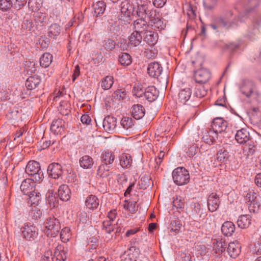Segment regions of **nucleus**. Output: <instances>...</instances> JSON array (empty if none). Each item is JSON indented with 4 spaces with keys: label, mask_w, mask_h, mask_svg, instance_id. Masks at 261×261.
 Wrapping results in <instances>:
<instances>
[{
    "label": "nucleus",
    "mask_w": 261,
    "mask_h": 261,
    "mask_svg": "<svg viewBox=\"0 0 261 261\" xmlns=\"http://www.w3.org/2000/svg\"><path fill=\"white\" fill-rule=\"evenodd\" d=\"M159 92L154 86H149L144 91V96L149 101H153L159 96Z\"/></svg>",
    "instance_id": "obj_23"
},
{
    "label": "nucleus",
    "mask_w": 261,
    "mask_h": 261,
    "mask_svg": "<svg viewBox=\"0 0 261 261\" xmlns=\"http://www.w3.org/2000/svg\"><path fill=\"white\" fill-rule=\"evenodd\" d=\"M70 190L66 185L60 186L58 190V195L62 201H67L70 198Z\"/></svg>",
    "instance_id": "obj_30"
},
{
    "label": "nucleus",
    "mask_w": 261,
    "mask_h": 261,
    "mask_svg": "<svg viewBox=\"0 0 261 261\" xmlns=\"http://www.w3.org/2000/svg\"><path fill=\"white\" fill-rule=\"evenodd\" d=\"M218 135L212 128L209 130L204 129L202 132V139L203 141L208 144H212L216 142Z\"/></svg>",
    "instance_id": "obj_17"
},
{
    "label": "nucleus",
    "mask_w": 261,
    "mask_h": 261,
    "mask_svg": "<svg viewBox=\"0 0 261 261\" xmlns=\"http://www.w3.org/2000/svg\"><path fill=\"white\" fill-rule=\"evenodd\" d=\"M98 246V239L97 238L92 237L88 239L87 249L90 252H92L96 249Z\"/></svg>",
    "instance_id": "obj_53"
},
{
    "label": "nucleus",
    "mask_w": 261,
    "mask_h": 261,
    "mask_svg": "<svg viewBox=\"0 0 261 261\" xmlns=\"http://www.w3.org/2000/svg\"><path fill=\"white\" fill-rule=\"evenodd\" d=\"M235 230L234 224L230 221L224 222L222 227L221 231L222 233L225 236H231Z\"/></svg>",
    "instance_id": "obj_35"
},
{
    "label": "nucleus",
    "mask_w": 261,
    "mask_h": 261,
    "mask_svg": "<svg viewBox=\"0 0 261 261\" xmlns=\"http://www.w3.org/2000/svg\"><path fill=\"white\" fill-rule=\"evenodd\" d=\"M149 21L154 29L161 31L166 28V23L164 22V20L160 17L159 14L156 12L154 17L149 18Z\"/></svg>",
    "instance_id": "obj_20"
},
{
    "label": "nucleus",
    "mask_w": 261,
    "mask_h": 261,
    "mask_svg": "<svg viewBox=\"0 0 261 261\" xmlns=\"http://www.w3.org/2000/svg\"><path fill=\"white\" fill-rule=\"evenodd\" d=\"M261 0H249L247 4V11L250 12L256 8L260 4Z\"/></svg>",
    "instance_id": "obj_63"
},
{
    "label": "nucleus",
    "mask_w": 261,
    "mask_h": 261,
    "mask_svg": "<svg viewBox=\"0 0 261 261\" xmlns=\"http://www.w3.org/2000/svg\"><path fill=\"white\" fill-rule=\"evenodd\" d=\"M119 61L123 66H128L132 62L131 56L126 53H121L119 56Z\"/></svg>",
    "instance_id": "obj_50"
},
{
    "label": "nucleus",
    "mask_w": 261,
    "mask_h": 261,
    "mask_svg": "<svg viewBox=\"0 0 261 261\" xmlns=\"http://www.w3.org/2000/svg\"><path fill=\"white\" fill-rule=\"evenodd\" d=\"M36 29V25L33 20L25 18L21 25V30L25 32H33Z\"/></svg>",
    "instance_id": "obj_45"
},
{
    "label": "nucleus",
    "mask_w": 261,
    "mask_h": 261,
    "mask_svg": "<svg viewBox=\"0 0 261 261\" xmlns=\"http://www.w3.org/2000/svg\"><path fill=\"white\" fill-rule=\"evenodd\" d=\"M65 122L62 119L58 118L53 120L51 125L50 130L55 134H62L64 131Z\"/></svg>",
    "instance_id": "obj_22"
},
{
    "label": "nucleus",
    "mask_w": 261,
    "mask_h": 261,
    "mask_svg": "<svg viewBox=\"0 0 261 261\" xmlns=\"http://www.w3.org/2000/svg\"><path fill=\"white\" fill-rule=\"evenodd\" d=\"M150 3L147 0H137V9L135 11V14L139 17L152 18L154 17L156 14V10L151 9V11L148 13H145V10L147 9V5H149Z\"/></svg>",
    "instance_id": "obj_2"
},
{
    "label": "nucleus",
    "mask_w": 261,
    "mask_h": 261,
    "mask_svg": "<svg viewBox=\"0 0 261 261\" xmlns=\"http://www.w3.org/2000/svg\"><path fill=\"white\" fill-rule=\"evenodd\" d=\"M47 172L49 177L56 179L61 177L63 172L61 165L54 163L49 165Z\"/></svg>",
    "instance_id": "obj_9"
},
{
    "label": "nucleus",
    "mask_w": 261,
    "mask_h": 261,
    "mask_svg": "<svg viewBox=\"0 0 261 261\" xmlns=\"http://www.w3.org/2000/svg\"><path fill=\"white\" fill-rule=\"evenodd\" d=\"M255 89L254 83L250 80H244L240 87L242 93L247 97H249Z\"/></svg>",
    "instance_id": "obj_16"
},
{
    "label": "nucleus",
    "mask_w": 261,
    "mask_h": 261,
    "mask_svg": "<svg viewBox=\"0 0 261 261\" xmlns=\"http://www.w3.org/2000/svg\"><path fill=\"white\" fill-rule=\"evenodd\" d=\"M46 202L51 208L58 206L59 200L55 193L52 191H48L46 194Z\"/></svg>",
    "instance_id": "obj_32"
},
{
    "label": "nucleus",
    "mask_w": 261,
    "mask_h": 261,
    "mask_svg": "<svg viewBox=\"0 0 261 261\" xmlns=\"http://www.w3.org/2000/svg\"><path fill=\"white\" fill-rule=\"evenodd\" d=\"M143 34H146L144 40L149 45H154L157 43L158 40V34L157 33L148 30Z\"/></svg>",
    "instance_id": "obj_29"
},
{
    "label": "nucleus",
    "mask_w": 261,
    "mask_h": 261,
    "mask_svg": "<svg viewBox=\"0 0 261 261\" xmlns=\"http://www.w3.org/2000/svg\"><path fill=\"white\" fill-rule=\"evenodd\" d=\"M163 71V67L158 62H154L149 63L147 67L148 75L153 78L157 79Z\"/></svg>",
    "instance_id": "obj_10"
},
{
    "label": "nucleus",
    "mask_w": 261,
    "mask_h": 261,
    "mask_svg": "<svg viewBox=\"0 0 261 261\" xmlns=\"http://www.w3.org/2000/svg\"><path fill=\"white\" fill-rule=\"evenodd\" d=\"M31 215L32 218L35 220L40 219L43 216L42 211L36 205L32 207L31 211Z\"/></svg>",
    "instance_id": "obj_57"
},
{
    "label": "nucleus",
    "mask_w": 261,
    "mask_h": 261,
    "mask_svg": "<svg viewBox=\"0 0 261 261\" xmlns=\"http://www.w3.org/2000/svg\"><path fill=\"white\" fill-rule=\"evenodd\" d=\"M145 113V110L144 107L140 104L134 105L132 107V115L133 117L139 120L142 118Z\"/></svg>",
    "instance_id": "obj_31"
},
{
    "label": "nucleus",
    "mask_w": 261,
    "mask_h": 261,
    "mask_svg": "<svg viewBox=\"0 0 261 261\" xmlns=\"http://www.w3.org/2000/svg\"><path fill=\"white\" fill-rule=\"evenodd\" d=\"M85 205L87 208L90 210H94L99 205V200L94 195H89L86 199Z\"/></svg>",
    "instance_id": "obj_39"
},
{
    "label": "nucleus",
    "mask_w": 261,
    "mask_h": 261,
    "mask_svg": "<svg viewBox=\"0 0 261 261\" xmlns=\"http://www.w3.org/2000/svg\"><path fill=\"white\" fill-rule=\"evenodd\" d=\"M211 77L210 71L204 68H201L195 71L194 78L196 83L202 85L208 82Z\"/></svg>",
    "instance_id": "obj_7"
},
{
    "label": "nucleus",
    "mask_w": 261,
    "mask_h": 261,
    "mask_svg": "<svg viewBox=\"0 0 261 261\" xmlns=\"http://www.w3.org/2000/svg\"><path fill=\"white\" fill-rule=\"evenodd\" d=\"M126 93L125 90L118 89L115 91L113 94V97L116 100H123L125 99Z\"/></svg>",
    "instance_id": "obj_60"
},
{
    "label": "nucleus",
    "mask_w": 261,
    "mask_h": 261,
    "mask_svg": "<svg viewBox=\"0 0 261 261\" xmlns=\"http://www.w3.org/2000/svg\"><path fill=\"white\" fill-rule=\"evenodd\" d=\"M45 227L48 231H50L48 232V234H50L52 237H55L59 232L61 225L59 220L55 217H49L46 220Z\"/></svg>",
    "instance_id": "obj_4"
},
{
    "label": "nucleus",
    "mask_w": 261,
    "mask_h": 261,
    "mask_svg": "<svg viewBox=\"0 0 261 261\" xmlns=\"http://www.w3.org/2000/svg\"><path fill=\"white\" fill-rule=\"evenodd\" d=\"M114 83V78L112 76L108 75L101 81V87L103 90L110 89Z\"/></svg>",
    "instance_id": "obj_49"
},
{
    "label": "nucleus",
    "mask_w": 261,
    "mask_h": 261,
    "mask_svg": "<svg viewBox=\"0 0 261 261\" xmlns=\"http://www.w3.org/2000/svg\"><path fill=\"white\" fill-rule=\"evenodd\" d=\"M53 61V56L49 53L43 54L40 59V64L43 68L48 67Z\"/></svg>",
    "instance_id": "obj_46"
},
{
    "label": "nucleus",
    "mask_w": 261,
    "mask_h": 261,
    "mask_svg": "<svg viewBox=\"0 0 261 261\" xmlns=\"http://www.w3.org/2000/svg\"><path fill=\"white\" fill-rule=\"evenodd\" d=\"M133 93L134 95H136L137 97H140L143 94L144 95V91L143 89L140 86H134Z\"/></svg>",
    "instance_id": "obj_64"
},
{
    "label": "nucleus",
    "mask_w": 261,
    "mask_h": 261,
    "mask_svg": "<svg viewBox=\"0 0 261 261\" xmlns=\"http://www.w3.org/2000/svg\"><path fill=\"white\" fill-rule=\"evenodd\" d=\"M29 196V203L32 205L33 204L37 205L39 201L41 200V195L39 192L35 191V192H32L30 194H28Z\"/></svg>",
    "instance_id": "obj_51"
},
{
    "label": "nucleus",
    "mask_w": 261,
    "mask_h": 261,
    "mask_svg": "<svg viewBox=\"0 0 261 261\" xmlns=\"http://www.w3.org/2000/svg\"><path fill=\"white\" fill-rule=\"evenodd\" d=\"M232 13L229 12L224 18H219L215 22L210 25V27L214 30L219 31L222 28L227 29L233 25V22H231L229 19V16H232Z\"/></svg>",
    "instance_id": "obj_5"
},
{
    "label": "nucleus",
    "mask_w": 261,
    "mask_h": 261,
    "mask_svg": "<svg viewBox=\"0 0 261 261\" xmlns=\"http://www.w3.org/2000/svg\"><path fill=\"white\" fill-rule=\"evenodd\" d=\"M172 175L173 179H190L188 170L183 167H178L174 169Z\"/></svg>",
    "instance_id": "obj_14"
},
{
    "label": "nucleus",
    "mask_w": 261,
    "mask_h": 261,
    "mask_svg": "<svg viewBox=\"0 0 261 261\" xmlns=\"http://www.w3.org/2000/svg\"><path fill=\"white\" fill-rule=\"evenodd\" d=\"M149 28V24L145 20V18H138L133 22V29L135 31L143 34Z\"/></svg>",
    "instance_id": "obj_13"
},
{
    "label": "nucleus",
    "mask_w": 261,
    "mask_h": 261,
    "mask_svg": "<svg viewBox=\"0 0 261 261\" xmlns=\"http://www.w3.org/2000/svg\"><path fill=\"white\" fill-rule=\"evenodd\" d=\"M36 184L34 180H23L20 188L24 195L35 192Z\"/></svg>",
    "instance_id": "obj_19"
},
{
    "label": "nucleus",
    "mask_w": 261,
    "mask_h": 261,
    "mask_svg": "<svg viewBox=\"0 0 261 261\" xmlns=\"http://www.w3.org/2000/svg\"><path fill=\"white\" fill-rule=\"evenodd\" d=\"M93 159L89 155H84L80 159V164L84 169H90L93 165Z\"/></svg>",
    "instance_id": "obj_44"
},
{
    "label": "nucleus",
    "mask_w": 261,
    "mask_h": 261,
    "mask_svg": "<svg viewBox=\"0 0 261 261\" xmlns=\"http://www.w3.org/2000/svg\"><path fill=\"white\" fill-rule=\"evenodd\" d=\"M220 203L219 196L215 193H212L207 199V205L208 210L213 212L219 207Z\"/></svg>",
    "instance_id": "obj_21"
},
{
    "label": "nucleus",
    "mask_w": 261,
    "mask_h": 261,
    "mask_svg": "<svg viewBox=\"0 0 261 261\" xmlns=\"http://www.w3.org/2000/svg\"><path fill=\"white\" fill-rule=\"evenodd\" d=\"M102 126L106 132L108 133H113L117 126L116 118L113 116H106L103 120Z\"/></svg>",
    "instance_id": "obj_11"
},
{
    "label": "nucleus",
    "mask_w": 261,
    "mask_h": 261,
    "mask_svg": "<svg viewBox=\"0 0 261 261\" xmlns=\"http://www.w3.org/2000/svg\"><path fill=\"white\" fill-rule=\"evenodd\" d=\"M120 123L122 127L126 130L132 128L134 125L133 119L129 117L122 118Z\"/></svg>",
    "instance_id": "obj_55"
},
{
    "label": "nucleus",
    "mask_w": 261,
    "mask_h": 261,
    "mask_svg": "<svg viewBox=\"0 0 261 261\" xmlns=\"http://www.w3.org/2000/svg\"><path fill=\"white\" fill-rule=\"evenodd\" d=\"M25 174L33 177L35 179H42L44 177L43 173L40 170L39 163L35 161H30L28 162L25 168Z\"/></svg>",
    "instance_id": "obj_1"
},
{
    "label": "nucleus",
    "mask_w": 261,
    "mask_h": 261,
    "mask_svg": "<svg viewBox=\"0 0 261 261\" xmlns=\"http://www.w3.org/2000/svg\"><path fill=\"white\" fill-rule=\"evenodd\" d=\"M229 156V152L225 149H221L217 153V159L221 163L226 164Z\"/></svg>",
    "instance_id": "obj_47"
},
{
    "label": "nucleus",
    "mask_w": 261,
    "mask_h": 261,
    "mask_svg": "<svg viewBox=\"0 0 261 261\" xmlns=\"http://www.w3.org/2000/svg\"><path fill=\"white\" fill-rule=\"evenodd\" d=\"M115 42L113 39L108 38L102 41V46L108 51L113 50L115 47Z\"/></svg>",
    "instance_id": "obj_54"
},
{
    "label": "nucleus",
    "mask_w": 261,
    "mask_h": 261,
    "mask_svg": "<svg viewBox=\"0 0 261 261\" xmlns=\"http://www.w3.org/2000/svg\"><path fill=\"white\" fill-rule=\"evenodd\" d=\"M246 145L244 147L243 152L248 157L252 156L256 150V145L252 139L247 141Z\"/></svg>",
    "instance_id": "obj_40"
},
{
    "label": "nucleus",
    "mask_w": 261,
    "mask_h": 261,
    "mask_svg": "<svg viewBox=\"0 0 261 261\" xmlns=\"http://www.w3.org/2000/svg\"><path fill=\"white\" fill-rule=\"evenodd\" d=\"M13 6L11 0H0V10L5 12L9 10Z\"/></svg>",
    "instance_id": "obj_56"
},
{
    "label": "nucleus",
    "mask_w": 261,
    "mask_h": 261,
    "mask_svg": "<svg viewBox=\"0 0 261 261\" xmlns=\"http://www.w3.org/2000/svg\"><path fill=\"white\" fill-rule=\"evenodd\" d=\"M34 18L36 23H38V24H41L43 22H45L46 15L45 14L42 12H38L35 13Z\"/></svg>",
    "instance_id": "obj_59"
},
{
    "label": "nucleus",
    "mask_w": 261,
    "mask_h": 261,
    "mask_svg": "<svg viewBox=\"0 0 261 261\" xmlns=\"http://www.w3.org/2000/svg\"><path fill=\"white\" fill-rule=\"evenodd\" d=\"M108 21V28L109 31L112 34H118L120 32V25L116 16L109 19Z\"/></svg>",
    "instance_id": "obj_34"
},
{
    "label": "nucleus",
    "mask_w": 261,
    "mask_h": 261,
    "mask_svg": "<svg viewBox=\"0 0 261 261\" xmlns=\"http://www.w3.org/2000/svg\"><path fill=\"white\" fill-rule=\"evenodd\" d=\"M207 94V90L202 85H196L195 87L193 95L191 100L194 102L193 107H196L200 103V99L204 97Z\"/></svg>",
    "instance_id": "obj_8"
},
{
    "label": "nucleus",
    "mask_w": 261,
    "mask_h": 261,
    "mask_svg": "<svg viewBox=\"0 0 261 261\" xmlns=\"http://www.w3.org/2000/svg\"><path fill=\"white\" fill-rule=\"evenodd\" d=\"M142 34L134 31L129 38V43L134 46H138L140 44L142 40Z\"/></svg>",
    "instance_id": "obj_38"
},
{
    "label": "nucleus",
    "mask_w": 261,
    "mask_h": 261,
    "mask_svg": "<svg viewBox=\"0 0 261 261\" xmlns=\"http://www.w3.org/2000/svg\"><path fill=\"white\" fill-rule=\"evenodd\" d=\"M198 150V146L197 144L193 143L188 147L186 151L187 155L189 158H193L197 153Z\"/></svg>",
    "instance_id": "obj_61"
},
{
    "label": "nucleus",
    "mask_w": 261,
    "mask_h": 261,
    "mask_svg": "<svg viewBox=\"0 0 261 261\" xmlns=\"http://www.w3.org/2000/svg\"><path fill=\"white\" fill-rule=\"evenodd\" d=\"M258 195L254 192H248L245 196V200L250 212L256 213L258 211L260 203L258 198Z\"/></svg>",
    "instance_id": "obj_3"
},
{
    "label": "nucleus",
    "mask_w": 261,
    "mask_h": 261,
    "mask_svg": "<svg viewBox=\"0 0 261 261\" xmlns=\"http://www.w3.org/2000/svg\"><path fill=\"white\" fill-rule=\"evenodd\" d=\"M226 246L227 243L223 239L216 240L213 243L214 250L218 255L221 254L225 250Z\"/></svg>",
    "instance_id": "obj_27"
},
{
    "label": "nucleus",
    "mask_w": 261,
    "mask_h": 261,
    "mask_svg": "<svg viewBox=\"0 0 261 261\" xmlns=\"http://www.w3.org/2000/svg\"><path fill=\"white\" fill-rule=\"evenodd\" d=\"M241 246L237 242L230 243L228 245L227 252L232 258L237 257L241 252Z\"/></svg>",
    "instance_id": "obj_25"
},
{
    "label": "nucleus",
    "mask_w": 261,
    "mask_h": 261,
    "mask_svg": "<svg viewBox=\"0 0 261 261\" xmlns=\"http://www.w3.org/2000/svg\"><path fill=\"white\" fill-rule=\"evenodd\" d=\"M103 229L106 232L110 233L114 230V226L111 221L105 220L102 223Z\"/></svg>",
    "instance_id": "obj_62"
},
{
    "label": "nucleus",
    "mask_w": 261,
    "mask_h": 261,
    "mask_svg": "<svg viewBox=\"0 0 261 261\" xmlns=\"http://www.w3.org/2000/svg\"><path fill=\"white\" fill-rule=\"evenodd\" d=\"M115 158V155L112 152L105 151L101 155V164L110 167V165L113 163Z\"/></svg>",
    "instance_id": "obj_33"
},
{
    "label": "nucleus",
    "mask_w": 261,
    "mask_h": 261,
    "mask_svg": "<svg viewBox=\"0 0 261 261\" xmlns=\"http://www.w3.org/2000/svg\"><path fill=\"white\" fill-rule=\"evenodd\" d=\"M192 97V90L189 88L181 90L178 94V98L181 102L186 103V102L189 101V104L193 106L194 102L191 101Z\"/></svg>",
    "instance_id": "obj_18"
},
{
    "label": "nucleus",
    "mask_w": 261,
    "mask_h": 261,
    "mask_svg": "<svg viewBox=\"0 0 261 261\" xmlns=\"http://www.w3.org/2000/svg\"><path fill=\"white\" fill-rule=\"evenodd\" d=\"M41 79L39 76L35 75L30 76L25 82V86L28 90H32L36 89L40 84Z\"/></svg>",
    "instance_id": "obj_24"
},
{
    "label": "nucleus",
    "mask_w": 261,
    "mask_h": 261,
    "mask_svg": "<svg viewBox=\"0 0 261 261\" xmlns=\"http://www.w3.org/2000/svg\"><path fill=\"white\" fill-rule=\"evenodd\" d=\"M61 31L60 25L56 23L51 24L48 29V35L50 38L56 39Z\"/></svg>",
    "instance_id": "obj_37"
},
{
    "label": "nucleus",
    "mask_w": 261,
    "mask_h": 261,
    "mask_svg": "<svg viewBox=\"0 0 261 261\" xmlns=\"http://www.w3.org/2000/svg\"><path fill=\"white\" fill-rule=\"evenodd\" d=\"M120 10L122 13L129 16L130 15H135V8L127 0L121 2L120 4Z\"/></svg>",
    "instance_id": "obj_26"
},
{
    "label": "nucleus",
    "mask_w": 261,
    "mask_h": 261,
    "mask_svg": "<svg viewBox=\"0 0 261 261\" xmlns=\"http://www.w3.org/2000/svg\"><path fill=\"white\" fill-rule=\"evenodd\" d=\"M251 223V217L248 215H241L239 217L237 221L238 226L242 229L248 227Z\"/></svg>",
    "instance_id": "obj_36"
},
{
    "label": "nucleus",
    "mask_w": 261,
    "mask_h": 261,
    "mask_svg": "<svg viewBox=\"0 0 261 261\" xmlns=\"http://www.w3.org/2000/svg\"><path fill=\"white\" fill-rule=\"evenodd\" d=\"M109 166L101 164L97 170V175L99 178H107L109 175Z\"/></svg>",
    "instance_id": "obj_48"
},
{
    "label": "nucleus",
    "mask_w": 261,
    "mask_h": 261,
    "mask_svg": "<svg viewBox=\"0 0 261 261\" xmlns=\"http://www.w3.org/2000/svg\"><path fill=\"white\" fill-rule=\"evenodd\" d=\"M60 237L64 242L68 241L70 237V230L69 227H64L60 232Z\"/></svg>",
    "instance_id": "obj_58"
},
{
    "label": "nucleus",
    "mask_w": 261,
    "mask_h": 261,
    "mask_svg": "<svg viewBox=\"0 0 261 261\" xmlns=\"http://www.w3.org/2000/svg\"><path fill=\"white\" fill-rule=\"evenodd\" d=\"M132 158L128 153H123L120 156V165L123 168H128L132 166Z\"/></svg>",
    "instance_id": "obj_42"
},
{
    "label": "nucleus",
    "mask_w": 261,
    "mask_h": 261,
    "mask_svg": "<svg viewBox=\"0 0 261 261\" xmlns=\"http://www.w3.org/2000/svg\"><path fill=\"white\" fill-rule=\"evenodd\" d=\"M137 201H130L129 199L125 200L123 204V208L129 211L131 214H135L138 211V206H137Z\"/></svg>",
    "instance_id": "obj_43"
},
{
    "label": "nucleus",
    "mask_w": 261,
    "mask_h": 261,
    "mask_svg": "<svg viewBox=\"0 0 261 261\" xmlns=\"http://www.w3.org/2000/svg\"><path fill=\"white\" fill-rule=\"evenodd\" d=\"M42 4L43 0H29L28 7L31 10L36 11L39 10Z\"/></svg>",
    "instance_id": "obj_52"
},
{
    "label": "nucleus",
    "mask_w": 261,
    "mask_h": 261,
    "mask_svg": "<svg viewBox=\"0 0 261 261\" xmlns=\"http://www.w3.org/2000/svg\"><path fill=\"white\" fill-rule=\"evenodd\" d=\"M23 237L27 240H34L38 234V229L30 223L24 224L22 230Z\"/></svg>",
    "instance_id": "obj_6"
},
{
    "label": "nucleus",
    "mask_w": 261,
    "mask_h": 261,
    "mask_svg": "<svg viewBox=\"0 0 261 261\" xmlns=\"http://www.w3.org/2000/svg\"><path fill=\"white\" fill-rule=\"evenodd\" d=\"M54 257L57 260L64 261L67 258V252L62 245H58L54 251Z\"/></svg>",
    "instance_id": "obj_41"
},
{
    "label": "nucleus",
    "mask_w": 261,
    "mask_h": 261,
    "mask_svg": "<svg viewBox=\"0 0 261 261\" xmlns=\"http://www.w3.org/2000/svg\"><path fill=\"white\" fill-rule=\"evenodd\" d=\"M235 139L237 142L241 144H244L251 139L249 132L246 128H241L237 131Z\"/></svg>",
    "instance_id": "obj_15"
},
{
    "label": "nucleus",
    "mask_w": 261,
    "mask_h": 261,
    "mask_svg": "<svg viewBox=\"0 0 261 261\" xmlns=\"http://www.w3.org/2000/svg\"><path fill=\"white\" fill-rule=\"evenodd\" d=\"M227 123L222 118H216L214 119L211 125V128L217 134H220L227 128Z\"/></svg>",
    "instance_id": "obj_12"
},
{
    "label": "nucleus",
    "mask_w": 261,
    "mask_h": 261,
    "mask_svg": "<svg viewBox=\"0 0 261 261\" xmlns=\"http://www.w3.org/2000/svg\"><path fill=\"white\" fill-rule=\"evenodd\" d=\"M106 8V4L103 1H98L93 5V14L96 17L103 14Z\"/></svg>",
    "instance_id": "obj_28"
}]
</instances>
